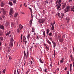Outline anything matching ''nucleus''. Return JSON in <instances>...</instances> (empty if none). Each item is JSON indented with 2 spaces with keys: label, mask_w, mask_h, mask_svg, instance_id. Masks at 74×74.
I'll use <instances>...</instances> for the list:
<instances>
[{
  "label": "nucleus",
  "mask_w": 74,
  "mask_h": 74,
  "mask_svg": "<svg viewBox=\"0 0 74 74\" xmlns=\"http://www.w3.org/2000/svg\"><path fill=\"white\" fill-rule=\"evenodd\" d=\"M3 15H5L6 14V12L5 11L3 12L2 13Z\"/></svg>",
  "instance_id": "nucleus-35"
},
{
  "label": "nucleus",
  "mask_w": 74,
  "mask_h": 74,
  "mask_svg": "<svg viewBox=\"0 0 74 74\" xmlns=\"http://www.w3.org/2000/svg\"><path fill=\"white\" fill-rule=\"evenodd\" d=\"M60 62L62 63H63L64 62V58H63L60 61Z\"/></svg>",
  "instance_id": "nucleus-24"
},
{
  "label": "nucleus",
  "mask_w": 74,
  "mask_h": 74,
  "mask_svg": "<svg viewBox=\"0 0 74 74\" xmlns=\"http://www.w3.org/2000/svg\"><path fill=\"white\" fill-rule=\"evenodd\" d=\"M40 71L41 73H42V69L41 68H40Z\"/></svg>",
  "instance_id": "nucleus-47"
},
{
  "label": "nucleus",
  "mask_w": 74,
  "mask_h": 74,
  "mask_svg": "<svg viewBox=\"0 0 74 74\" xmlns=\"http://www.w3.org/2000/svg\"><path fill=\"white\" fill-rule=\"evenodd\" d=\"M1 10L2 12H3L5 11V10H4L3 8H1Z\"/></svg>",
  "instance_id": "nucleus-42"
},
{
  "label": "nucleus",
  "mask_w": 74,
  "mask_h": 74,
  "mask_svg": "<svg viewBox=\"0 0 74 74\" xmlns=\"http://www.w3.org/2000/svg\"><path fill=\"white\" fill-rule=\"evenodd\" d=\"M14 74H16V70H15V71H14Z\"/></svg>",
  "instance_id": "nucleus-63"
},
{
  "label": "nucleus",
  "mask_w": 74,
  "mask_h": 74,
  "mask_svg": "<svg viewBox=\"0 0 74 74\" xmlns=\"http://www.w3.org/2000/svg\"><path fill=\"white\" fill-rule=\"evenodd\" d=\"M19 27L20 30H22V29L23 28V26L21 24H19Z\"/></svg>",
  "instance_id": "nucleus-7"
},
{
  "label": "nucleus",
  "mask_w": 74,
  "mask_h": 74,
  "mask_svg": "<svg viewBox=\"0 0 74 74\" xmlns=\"http://www.w3.org/2000/svg\"><path fill=\"white\" fill-rule=\"evenodd\" d=\"M71 11H73L74 12V6L71 8Z\"/></svg>",
  "instance_id": "nucleus-17"
},
{
  "label": "nucleus",
  "mask_w": 74,
  "mask_h": 74,
  "mask_svg": "<svg viewBox=\"0 0 74 74\" xmlns=\"http://www.w3.org/2000/svg\"><path fill=\"white\" fill-rule=\"evenodd\" d=\"M35 29H34V28L33 27L32 29V32H33V33L35 31Z\"/></svg>",
  "instance_id": "nucleus-34"
},
{
  "label": "nucleus",
  "mask_w": 74,
  "mask_h": 74,
  "mask_svg": "<svg viewBox=\"0 0 74 74\" xmlns=\"http://www.w3.org/2000/svg\"><path fill=\"white\" fill-rule=\"evenodd\" d=\"M4 5H5V3L3 2H1V7H3L4 6Z\"/></svg>",
  "instance_id": "nucleus-10"
},
{
  "label": "nucleus",
  "mask_w": 74,
  "mask_h": 74,
  "mask_svg": "<svg viewBox=\"0 0 74 74\" xmlns=\"http://www.w3.org/2000/svg\"><path fill=\"white\" fill-rule=\"evenodd\" d=\"M52 23L53 25H55V21H53Z\"/></svg>",
  "instance_id": "nucleus-58"
},
{
  "label": "nucleus",
  "mask_w": 74,
  "mask_h": 74,
  "mask_svg": "<svg viewBox=\"0 0 74 74\" xmlns=\"http://www.w3.org/2000/svg\"><path fill=\"white\" fill-rule=\"evenodd\" d=\"M13 42H10V44H9V46L10 47H11L12 48V47H13Z\"/></svg>",
  "instance_id": "nucleus-13"
},
{
  "label": "nucleus",
  "mask_w": 74,
  "mask_h": 74,
  "mask_svg": "<svg viewBox=\"0 0 74 74\" xmlns=\"http://www.w3.org/2000/svg\"><path fill=\"white\" fill-rule=\"evenodd\" d=\"M9 60H11L12 59V57H11V56H10L9 57Z\"/></svg>",
  "instance_id": "nucleus-53"
},
{
  "label": "nucleus",
  "mask_w": 74,
  "mask_h": 74,
  "mask_svg": "<svg viewBox=\"0 0 74 74\" xmlns=\"http://www.w3.org/2000/svg\"><path fill=\"white\" fill-rule=\"evenodd\" d=\"M28 8L29 10H30V12H32V8L29 7Z\"/></svg>",
  "instance_id": "nucleus-49"
},
{
  "label": "nucleus",
  "mask_w": 74,
  "mask_h": 74,
  "mask_svg": "<svg viewBox=\"0 0 74 74\" xmlns=\"http://www.w3.org/2000/svg\"><path fill=\"white\" fill-rule=\"evenodd\" d=\"M39 62H40L41 63H43V62H42V60H41V59H39Z\"/></svg>",
  "instance_id": "nucleus-39"
},
{
  "label": "nucleus",
  "mask_w": 74,
  "mask_h": 74,
  "mask_svg": "<svg viewBox=\"0 0 74 74\" xmlns=\"http://www.w3.org/2000/svg\"><path fill=\"white\" fill-rule=\"evenodd\" d=\"M54 59H55V56L56 55V53H55V50L54 51Z\"/></svg>",
  "instance_id": "nucleus-46"
},
{
  "label": "nucleus",
  "mask_w": 74,
  "mask_h": 74,
  "mask_svg": "<svg viewBox=\"0 0 74 74\" xmlns=\"http://www.w3.org/2000/svg\"><path fill=\"white\" fill-rule=\"evenodd\" d=\"M50 30H49V29H47V32L46 33L47 34H48V33H49V32Z\"/></svg>",
  "instance_id": "nucleus-28"
},
{
  "label": "nucleus",
  "mask_w": 74,
  "mask_h": 74,
  "mask_svg": "<svg viewBox=\"0 0 74 74\" xmlns=\"http://www.w3.org/2000/svg\"><path fill=\"white\" fill-rule=\"evenodd\" d=\"M18 16V13H15L14 15V18H16Z\"/></svg>",
  "instance_id": "nucleus-21"
},
{
  "label": "nucleus",
  "mask_w": 74,
  "mask_h": 74,
  "mask_svg": "<svg viewBox=\"0 0 74 74\" xmlns=\"http://www.w3.org/2000/svg\"><path fill=\"white\" fill-rule=\"evenodd\" d=\"M52 43H53V47L54 48H55L56 46V43L55 42H54L53 41H52Z\"/></svg>",
  "instance_id": "nucleus-9"
},
{
  "label": "nucleus",
  "mask_w": 74,
  "mask_h": 74,
  "mask_svg": "<svg viewBox=\"0 0 74 74\" xmlns=\"http://www.w3.org/2000/svg\"><path fill=\"white\" fill-rule=\"evenodd\" d=\"M23 42H25V45H26V44L27 43V41L26 40H24V41H23Z\"/></svg>",
  "instance_id": "nucleus-40"
},
{
  "label": "nucleus",
  "mask_w": 74,
  "mask_h": 74,
  "mask_svg": "<svg viewBox=\"0 0 74 74\" xmlns=\"http://www.w3.org/2000/svg\"><path fill=\"white\" fill-rule=\"evenodd\" d=\"M14 26V24L13 23H12L11 24V26H12V27Z\"/></svg>",
  "instance_id": "nucleus-56"
},
{
  "label": "nucleus",
  "mask_w": 74,
  "mask_h": 74,
  "mask_svg": "<svg viewBox=\"0 0 74 74\" xmlns=\"http://www.w3.org/2000/svg\"><path fill=\"white\" fill-rule=\"evenodd\" d=\"M30 49L31 50H32V49H33V46L31 47L30 48Z\"/></svg>",
  "instance_id": "nucleus-62"
},
{
  "label": "nucleus",
  "mask_w": 74,
  "mask_h": 74,
  "mask_svg": "<svg viewBox=\"0 0 74 74\" xmlns=\"http://www.w3.org/2000/svg\"><path fill=\"white\" fill-rule=\"evenodd\" d=\"M64 16V13H61V19L63 18Z\"/></svg>",
  "instance_id": "nucleus-19"
},
{
  "label": "nucleus",
  "mask_w": 74,
  "mask_h": 74,
  "mask_svg": "<svg viewBox=\"0 0 74 74\" xmlns=\"http://www.w3.org/2000/svg\"><path fill=\"white\" fill-rule=\"evenodd\" d=\"M3 72L4 74L5 73V69H4V70L3 71Z\"/></svg>",
  "instance_id": "nucleus-48"
},
{
  "label": "nucleus",
  "mask_w": 74,
  "mask_h": 74,
  "mask_svg": "<svg viewBox=\"0 0 74 74\" xmlns=\"http://www.w3.org/2000/svg\"><path fill=\"white\" fill-rule=\"evenodd\" d=\"M21 30H20L19 28H18L16 30V32L17 33H19V34H20L21 33Z\"/></svg>",
  "instance_id": "nucleus-12"
},
{
  "label": "nucleus",
  "mask_w": 74,
  "mask_h": 74,
  "mask_svg": "<svg viewBox=\"0 0 74 74\" xmlns=\"http://www.w3.org/2000/svg\"><path fill=\"white\" fill-rule=\"evenodd\" d=\"M9 15H10V18H13V15H12V14H10V13H9Z\"/></svg>",
  "instance_id": "nucleus-41"
},
{
  "label": "nucleus",
  "mask_w": 74,
  "mask_h": 74,
  "mask_svg": "<svg viewBox=\"0 0 74 74\" xmlns=\"http://www.w3.org/2000/svg\"><path fill=\"white\" fill-rule=\"evenodd\" d=\"M3 35V32L0 30V36H2Z\"/></svg>",
  "instance_id": "nucleus-22"
},
{
  "label": "nucleus",
  "mask_w": 74,
  "mask_h": 74,
  "mask_svg": "<svg viewBox=\"0 0 74 74\" xmlns=\"http://www.w3.org/2000/svg\"><path fill=\"white\" fill-rule=\"evenodd\" d=\"M10 42H14V39L13 38V37H12L10 39Z\"/></svg>",
  "instance_id": "nucleus-20"
},
{
  "label": "nucleus",
  "mask_w": 74,
  "mask_h": 74,
  "mask_svg": "<svg viewBox=\"0 0 74 74\" xmlns=\"http://www.w3.org/2000/svg\"><path fill=\"white\" fill-rule=\"evenodd\" d=\"M9 4L10 5L12 6L13 5L12 2L9 1Z\"/></svg>",
  "instance_id": "nucleus-30"
},
{
  "label": "nucleus",
  "mask_w": 74,
  "mask_h": 74,
  "mask_svg": "<svg viewBox=\"0 0 74 74\" xmlns=\"http://www.w3.org/2000/svg\"><path fill=\"white\" fill-rule=\"evenodd\" d=\"M55 38H56H56H57V34H55Z\"/></svg>",
  "instance_id": "nucleus-59"
},
{
  "label": "nucleus",
  "mask_w": 74,
  "mask_h": 74,
  "mask_svg": "<svg viewBox=\"0 0 74 74\" xmlns=\"http://www.w3.org/2000/svg\"><path fill=\"white\" fill-rule=\"evenodd\" d=\"M11 33V31H10L8 32L7 33H6V34H5V36H8V35H10V34Z\"/></svg>",
  "instance_id": "nucleus-15"
},
{
  "label": "nucleus",
  "mask_w": 74,
  "mask_h": 74,
  "mask_svg": "<svg viewBox=\"0 0 74 74\" xmlns=\"http://www.w3.org/2000/svg\"><path fill=\"white\" fill-rule=\"evenodd\" d=\"M48 35L49 36H52V33L51 32H50L48 34Z\"/></svg>",
  "instance_id": "nucleus-31"
},
{
  "label": "nucleus",
  "mask_w": 74,
  "mask_h": 74,
  "mask_svg": "<svg viewBox=\"0 0 74 74\" xmlns=\"http://www.w3.org/2000/svg\"><path fill=\"white\" fill-rule=\"evenodd\" d=\"M53 0H51V1L49 2V4L52 3V2H53Z\"/></svg>",
  "instance_id": "nucleus-50"
},
{
  "label": "nucleus",
  "mask_w": 74,
  "mask_h": 74,
  "mask_svg": "<svg viewBox=\"0 0 74 74\" xmlns=\"http://www.w3.org/2000/svg\"><path fill=\"white\" fill-rule=\"evenodd\" d=\"M56 7H57V10H58V11H59V8H60V6H61L62 5L61 4V3H59V4H56Z\"/></svg>",
  "instance_id": "nucleus-3"
},
{
  "label": "nucleus",
  "mask_w": 74,
  "mask_h": 74,
  "mask_svg": "<svg viewBox=\"0 0 74 74\" xmlns=\"http://www.w3.org/2000/svg\"><path fill=\"white\" fill-rule=\"evenodd\" d=\"M50 66L51 67H52V63H51V64H50Z\"/></svg>",
  "instance_id": "nucleus-64"
},
{
  "label": "nucleus",
  "mask_w": 74,
  "mask_h": 74,
  "mask_svg": "<svg viewBox=\"0 0 74 74\" xmlns=\"http://www.w3.org/2000/svg\"><path fill=\"white\" fill-rule=\"evenodd\" d=\"M50 24L51 25V26H52V27H54V25H53L52 24V23H50Z\"/></svg>",
  "instance_id": "nucleus-51"
},
{
  "label": "nucleus",
  "mask_w": 74,
  "mask_h": 74,
  "mask_svg": "<svg viewBox=\"0 0 74 74\" xmlns=\"http://www.w3.org/2000/svg\"><path fill=\"white\" fill-rule=\"evenodd\" d=\"M13 35V34H11L10 35L9 37H12Z\"/></svg>",
  "instance_id": "nucleus-57"
},
{
  "label": "nucleus",
  "mask_w": 74,
  "mask_h": 74,
  "mask_svg": "<svg viewBox=\"0 0 74 74\" xmlns=\"http://www.w3.org/2000/svg\"><path fill=\"white\" fill-rule=\"evenodd\" d=\"M16 3V0H14V1H13V3L14 4H15Z\"/></svg>",
  "instance_id": "nucleus-44"
},
{
  "label": "nucleus",
  "mask_w": 74,
  "mask_h": 74,
  "mask_svg": "<svg viewBox=\"0 0 74 74\" xmlns=\"http://www.w3.org/2000/svg\"><path fill=\"white\" fill-rule=\"evenodd\" d=\"M33 13V12H31V16H33V14H32Z\"/></svg>",
  "instance_id": "nucleus-61"
},
{
  "label": "nucleus",
  "mask_w": 74,
  "mask_h": 74,
  "mask_svg": "<svg viewBox=\"0 0 74 74\" xmlns=\"http://www.w3.org/2000/svg\"><path fill=\"white\" fill-rule=\"evenodd\" d=\"M62 3V0H60L59 1L57 0L56 2V5L57 4H60Z\"/></svg>",
  "instance_id": "nucleus-6"
},
{
  "label": "nucleus",
  "mask_w": 74,
  "mask_h": 74,
  "mask_svg": "<svg viewBox=\"0 0 74 74\" xmlns=\"http://www.w3.org/2000/svg\"><path fill=\"white\" fill-rule=\"evenodd\" d=\"M14 13V9L12 8H11L10 9V15H12Z\"/></svg>",
  "instance_id": "nucleus-4"
},
{
  "label": "nucleus",
  "mask_w": 74,
  "mask_h": 74,
  "mask_svg": "<svg viewBox=\"0 0 74 74\" xmlns=\"http://www.w3.org/2000/svg\"><path fill=\"white\" fill-rule=\"evenodd\" d=\"M47 42L49 45H52V44H51V42L49 41V40H47Z\"/></svg>",
  "instance_id": "nucleus-26"
},
{
  "label": "nucleus",
  "mask_w": 74,
  "mask_h": 74,
  "mask_svg": "<svg viewBox=\"0 0 74 74\" xmlns=\"http://www.w3.org/2000/svg\"><path fill=\"white\" fill-rule=\"evenodd\" d=\"M54 29L55 28L54 27H52L51 28V30L52 31L53 30H54Z\"/></svg>",
  "instance_id": "nucleus-43"
},
{
  "label": "nucleus",
  "mask_w": 74,
  "mask_h": 74,
  "mask_svg": "<svg viewBox=\"0 0 74 74\" xmlns=\"http://www.w3.org/2000/svg\"><path fill=\"white\" fill-rule=\"evenodd\" d=\"M22 36H23V34H22L21 36V42H22Z\"/></svg>",
  "instance_id": "nucleus-32"
},
{
  "label": "nucleus",
  "mask_w": 74,
  "mask_h": 74,
  "mask_svg": "<svg viewBox=\"0 0 74 74\" xmlns=\"http://www.w3.org/2000/svg\"><path fill=\"white\" fill-rule=\"evenodd\" d=\"M23 53H24V58H26V54L25 50L24 51Z\"/></svg>",
  "instance_id": "nucleus-16"
},
{
  "label": "nucleus",
  "mask_w": 74,
  "mask_h": 74,
  "mask_svg": "<svg viewBox=\"0 0 74 74\" xmlns=\"http://www.w3.org/2000/svg\"><path fill=\"white\" fill-rule=\"evenodd\" d=\"M29 56V50H28V49H27V54L26 56V58L27 59L28 57Z\"/></svg>",
  "instance_id": "nucleus-14"
},
{
  "label": "nucleus",
  "mask_w": 74,
  "mask_h": 74,
  "mask_svg": "<svg viewBox=\"0 0 74 74\" xmlns=\"http://www.w3.org/2000/svg\"><path fill=\"white\" fill-rule=\"evenodd\" d=\"M45 48H47V49L48 50H49V47H48L47 46H46Z\"/></svg>",
  "instance_id": "nucleus-52"
},
{
  "label": "nucleus",
  "mask_w": 74,
  "mask_h": 74,
  "mask_svg": "<svg viewBox=\"0 0 74 74\" xmlns=\"http://www.w3.org/2000/svg\"><path fill=\"white\" fill-rule=\"evenodd\" d=\"M2 18L3 19H5V16H4V15H2Z\"/></svg>",
  "instance_id": "nucleus-37"
},
{
  "label": "nucleus",
  "mask_w": 74,
  "mask_h": 74,
  "mask_svg": "<svg viewBox=\"0 0 74 74\" xmlns=\"http://www.w3.org/2000/svg\"><path fill=\"white\" fill-rule=\"evenodd\" d=\"M45 22V19L41 18L38 19V22L40 23H43Z\"/></svg>",
  "instance_id": "nucleus-2"
},
{
  "label": "nucleus",
  "mask_w": 74,
  "mask_h": 74,
  "mask_svg": "<svg viewBox=\"0 0 74 74\" xmlns=\"http://www.w3.org/2000/svg\"><path fill=\"white\" fill-rule=\"evenodd\" d=\"M4 40V38L3 36H1L0 37V41H2Z\"/></svg>",
  "instance_id": "nucleus-18"
},
{
  "label": "nucleus",
  "mask_w": 74,
  "mask_h": 74,
  "mask_svg": "<svg viewBox=\"0 0 74 74\" xmlns=\"http://www.w3.org/2000/svg\"><path fill=\"white\" fill-rule=\"evenodd\" d=\"M49 39L51 41H52H52H53L52 40V38L50 37L49 38Z\"/></svg>",
  "instance_id": "nucleus-54"
},
{
  "label": "nucleus",
  "mask_w": 74,
  "mask_h": 74,
  "mask_svg": "<svg viewBox=\"0 0 74 74\" xmlns=\"http://www.w3.org/2000/svg\"><path fill=\"white\" fill-rule=\"evenodd\" d=\"M43 34L44 36V37H45L46 36L45 35V31H44L43 33Z\"/></svg>",
  "instance_id": "nucleus-33"
},
{
  "label": "nucleus",
  "mask_w": 74,
  "mask_h": 74,
  "mask_svg": "<svg viewBox=\"0 0 74 74\" xmlns=\"http://www.w3.org/2000/svg\"><path fill=\"white\" fill-rule=\"evenodd\" d=\"M0 29H2V30H4V27L3 25H0Z\"/></svg>",
  "instance_id": "nucleus-8"
},
{
  "label": "nucleus",
  "mask_w": 74,
  "mask_h": 74,
  "mask_svg": "<svg viewBox=\"0 0 74 74\" xmlns=\"http://www.w3.org/2000/svg\"><path fill=\"white\" fill-rule=\"evenodd\" d=\"M39 37H38V36H37V40H39Z\"/></svg>",
  "instance_id": "nucleus-60"
},
{
  "label": "nucleus",
  "mask_w": 74,
  "mask_h": 74,
  "mask_svg": "<svg viewBox=\"0 0 74 74\" xmlns=\"http://www.w3.org/2000/svg\"><path fill=\"white\" fill-rule=\"evenodd\" d=\"M71 7L70 6H68L64 10L65 11V12L66 13L67 12H68L70 11V9Z\"/></svg>",
  "instance_id": "nucleus-1"
},
{
  "label": "nucleus",
  "mask_w": 74,
  "mask_h": 74,
  "mask_svg": "<svg viewBox=\"0 0 74 74\" xmlns=\"http://www.w3.org/2000/svg\"><path fill=\"white\" fill-rule=\"evenodd\" d=\"M33 21H32V19H31L29 21V25H32V22Z\"/></svg>",
  "instance_id": "nucleus-29"
},
{
  "label": "nucleus",
  "mask_w": 74,
  "mask_h": 74,
  "mask_svg": "<svg viewBox=\"0 0 74 74\" xmlns=\"http://www.w3.org/2000/svg\"><path fill=\"white\" fill-rule=\"evenodd\" d=\"M58 16L59 17V18H61V14H60L59 13H58Z\"/></svg>",
  "instance_id": "nucleus-38"
},
{
  "label": "nucleus",
  "mask_w": 74,
  "mask_h": 74,
  "mask_svg": "<svg viewBox=\"0 0 74 74\" xmlns=\"http://www.w3.org/2000/svg\"><path fill=\"white\" fill-rule=\"evenodd\" d=\"M43 71L45 73H47V69H45L43 70Z\"/></svg>",
  "instance_id": "nucleus-36"
},
{
  "label": "nucleus",
  "mask_w": 74,
  "mask_h": 74,
  "mask_svg": "<svg viewBox=\"0 0 74 74\" xmlns=\"http://www.w3.org/2000/svg\"><path fill=\"white\" fill-rule=\"evenodd\" d=\"M30 34H27V37L28 40H29V38H30Z\"/></svg>",
  "instance_id": "nucleus-25"
},
{
  "label": "nucleus",
  "mask_w": 74,
  "mask_h": 74,
  "mask_svg": "<svg viewBox=\"0 0 74 74\" xmlns=\"http://www.w3.org/2000/svg\"><path fill=\"white\" fill-rule=\"evenodd\" d=\"M59 41L60 42H63V39L62 38H59Z\"/></svg>",
  "instance_id": "nucleus-23"
},
{
  "label": "nucleus",
  "mask_w": 74,
  "mask_h": 74,
  "mask_svg": "<svg viewBox=\"0 0 74 74\" xmlns=\"http://www.w3.org/2000/svg\"><path fill=\"white\" fill-rule=\"evenodd\" d=\"M24 6H25V7H27V5L26 4V3H24Z\"/></svg>",
  "instance_id": "nucleus-55"
},
{
  "label": "nucleus",
  "mask_w": 74,
  "mask_h": 74,
  "mask_svg": "<svg viewBox=\"0 0 74 74\" xmlns=\"http://www.w3.org/2000/svg\"><path fill=\"white\" fill-rule=\"evenodd\" d=\"M23 41H25V40H26V36H23Z\"/></svg>",
  "instance_id": "nucleus-27"
},
{
  "label": "nucleus",
  "mask_w": 74,
  "mask_h": 74,
  "mask_svg": "<svg viewBox=\"0 0 74 74\" xmlns=\"http://www.w3.org/2000/svg\"><path fill=\"white\" fill-rule=\"evenodd\" d=\"M66 3H63L61 6V9H62V10H63V9H64L66 7Z\"/></svg>",
  "instance_id": "nucleus-5"
},
{
  "label": "nucleus",
  "mask_w": 74,
  "mask_h": 74,
  "mask_svg": "<svg viewBox=\"0 0 74 74\" xmlns=\"http://www.w3.org/2000/svg\"><path fill=\"white\" fill-rule=\"evenodd\" d=\"M66 21H67V23H69V21H70V18L69 17H66Z\"/></svg>",
  "instance_id": "nucleus-11"
},
{
  "label": "nucleus",
  "mask_w": 74,
  "mask_h": 74,
  "mask_svg": "<svg viewBox=\"0 0 74 74\" xmlns=\"http://www.w3.org/2000/svg\"><path fill=\"white\" fill-rule=\"evenodd\" d=\"M70 58H71V59H73L74 58V57H73V55H70Z\"/></svg>",
  "instance_id": "nucleus-45"
}]
</instances>
